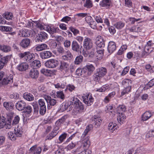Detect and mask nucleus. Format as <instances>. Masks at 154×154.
Instances as JSON below:
<instances>
[{
    "label": "nucleus",
    "instance_id": "f257e3e1",
    "mask_svg": "<svg viewBox=\"0 0 154 154\" xmlns=\"http://www.w3.org/2000/svg\"><path fill=\"white\" fill-rule=\"evenodd\" d=\"M107 71L105 67H101L96 69V72L93 75V79L94 81H99L106 74Z\"/></svg>",
    "mask_w": 154,
    "mask_h": 154
},
{
    "label": "nucleus",
    "instance_id": "f03ea898",
    "mask_svg": "<svg viewBox=\"0 0 154 154\" xmlns=\"http://www.w3.org/2000/svg\"><path fill=\"white\" fill-rule=\"evenodd\" d=\"M132 81L129 79H125L122 81V84L125 87L121 93L123 96L128 94L131 91V84Z\"/></svg>",
    "mask_w": 154,
    "mask_h": 154
},
{
    "label": "nucleus",
    "instance_id": "7ed1b4c3",
    "mask_svg": "<svg viewBox=\"0 0 154 154\" xmlns=\"http://www.w3.org/2000/svg\"><path fill=\"white\" fill-rule=\"evenodd\" d=\"M18 56L20 59H24L29 62L33 60L35 57L34 54L29 51L20 53L18 54Z\"/></svg>",
    "mask_w": 154,
    "mask_h": 154
},
{
    "label": "nucleus",
    "instance_id": "20e7f679",
    "mask_svg": "<svg viewBox=\"0 0 154 154\" xmlns=\"http://www.w3.org/2000/svg\"><path fill=\"white\" fill-rule=\"evenodd\" d=\"M72 103H73L75 111L77 112L81 113L83 111L84 106L79 100L76 99L75 101L73 100Z\"/></svg>",
    "mask_w": 154,
    "mask_h": 154
},
{
    "label": "nucleus",
    "instance_id": "39448f33",
    "mask_svg": "<svg viewBox=\"0 0 154 154\" xmlns=\"http://www.w3.org/2000/svg\"><path fill=\"white\" fill-rule=\"evenodd\" d=\"M84 102L88 106H91L94 102V100L91 94H88L82 97Z\"/></svg>",
    "mask_w": 154,
    "mask_h": 154
},
{
    "label": "nucleus",
    "instance_id": "423d86ee",
    "mask_svg": "<svg viewBox=\"0 0 154 154\" xmlns=\"http://www.w3.org/2000/svg\"><path fill=\"white\" fill-rule=\"evenodd\" d=\"M58 65L57 60L54 59H50L46 61L45 63V66L48 68H54L57 66Z\"/></svg>",
    "mask_w": 154,
    "mask_h": 154
},
{
    "label": "nucleus",
    "instance_id": "0eeeda50",
    "mask_svg": "<svg viewBox=\"0 0 154 154\" xmlns=\"http://www.w3.org/2000/svg\"><path fill=\"white\" fill-rule=\"evenodd\" d=\"M45 28V30L47 31L51 35V36L52 38L55 37V35L54 34L56 33L57 30H59L58 28L55 27L53 26L47 25Z\"/></svg>",
    "mask_w": 154,
    "mask_h": 154
},
{
    "label": "nucleus",
    "instance_id": "6e6552de",
    "mask_svg": "<svg viewBox=\"0 0 154 154\" xmlns=\"http://www.w3.org/2000/svg\"><path fill=\"white\" fill-rule=\"evenodd\" d=\"M69 69V63L64 61H60V65L59 68V69L63 72H68Z\"/></svg>",
    "mask_w": 154,
    "mask_h": 154
},
{
    "label": "nucleus",
    "instance_id": "1a4fd4ad",
    "mask_svg": "<svg viewBox=\"0 0 154 154\" xmlns=\"http://www.w3.org/2000/svg\"><path fill=\"white\" fill-rule=\"evenodd\" d=\"M93 43L91 40L89 38H85L83 41V46L86 50L90 49L92 47Z\"/></svg>",
    "mask_w": 154,
    "mask_h": 154
},
{
    "label": "nucleus",
    "instance_id": "9d476101",
    "mask_svg": "<svg viewBox=\"0 0 154 154\" xmlns=\"http://www.w3.org/2000/svg\"><path fill=\"white\" fill-rule=\"evenodd\" d=\"M90 145V142L88 137H87L82 141L81 144L78 147H82L83 148L87 149Z\"/></svg>",
    "mask_w": 154,
    "mask_h": 154
},
{
    "label": "nucleus",
    "instance_id": "9b49d317",
    "mask_svg": "<svg viewBox=\"0 0 154 154\" xmlns=\"http://www.w3.org/2000/svg\"><path fill=\"white\" fill-rule=\"evenodd\" d=\"M59 128L58 126L55 127L52 131L47 136L46 138L48 140H51L55 137L59 132L58 130Z\"/></svg>",
    "mask_w": 154,
    "mask_h": 154
},
{
    "label": "nucleus",
    "instance_id": "f8f14e48",
    "mask_svg": "<svg viewBox=\"0 0 154 154\" xmlns=\"http://www.w3.org/2000/svg\"><path fill=\"white\" fill-rule=\"evenodd\" d=\"M63 54V55L62 56L61 59L64 61H68L73 57V56L71 53L68 50L66 51H65Z\"/></svg>",
    "mask_w": 154,
    "mask_h": 154
},
{
    "label": "nucleus",
    "instance_id": "ddd939ff",
    "mask_svg": "<svg viewBox=\"0 0 154 154\" xmlns=\"http://www.w3.org/2000/svg\"><path fill=\"white\" fill-rule=\"evenodd\" d=\"M47 34L44 32H41L36 35V40L38 42H42L47 38Z\"/></svg>",
    "mask_w": 154,
    "mask_h": 154
},
{
    "label": "nucleus",
    "instance_id": "4468645a",
    "mask_svg": "<svg viewBox=\"0 0 154 154\" xmlns=\"http://www.w3.org/2000/svg\"><path fill=\"white\" fill-rule=\"evenodd\" d=\"M52 53L49 51H45L40 53V56L42 59H47L52 56Z\"/></svg>",
    "mask_w": 154,
    "mask_h": 154
},
{
    "label": "nucleus",
    "instance_id": "2eb2a0df",
    "mask_svg": "<svg viewBox=\"0 0 154 154\" xmlns=\"http://www.w3.org/2000/svg\"><path fill=\"white\" fill-rule=\"evenodd\" d=\"M26 104L25 102L23 101H18L15 105L16 109L19 111H22L24 109Z\"/></svg>",
    "mask_w": 154,
    "mask_h": 154
},
{
    "label": "nucleus",
    "instance_id": "dca6fc26",
    "mask_svg": "<svg viewBox=\"0 0 154 154\" xmlns=\"http://www.w3.org/2000/svg\"><path fill=\"white\" fill-rule=\"evenodd\" d=\"M13 75H10L8 76H6L4 78L2 81V84L3 85H6L8 84L12 83L13 82Z\"/></svg>",
    "mask_w": 154,
    "mask_h": 154
},
{
    "label": "nucleus",
    "instance_id": "f3484780",
    "mask_svg": "<svg viewBox=\"0 0 154 154\" xmlns=\"http://www.w3.org/2000/svg\"><path fill=\"white\" fill-rule=\"evenodd\" d=\"M20 120V118L18 116H15L13 120L12 123L9 120H8V122L9 124L8 123V126H7L8 129L10 128L12 126V125H15L18 124Z\"/></svg>",
    "mask_w": 154,
    "mask_h": 154
},
{
    "label": "nucleus",
    "instance_id": "a211bd4d",
    "mask_svg": "<svg viewBox=\"0 0 154 154\" xmlns=\"http://www.w3.org/2000/svg\"><path fill=\"white\" fill-rule=\"evenodd\" d=\"M71 47L73 51L79 52L81 51V49L80 45L76 41H73L72 42Z\"/></svg>",
    "mask_w": 154,
    "mask_h": 154
},
{
    "label": "nucleus",
    "instance_id": "6ab92c4d",
    "mask_svg": "<svg viewBox=\"0 0 154 154\" xmlns=\"http://www.w3.org/2000/svg\"><path fill=\"white\" fill-rule=\"evenodd\" d=\"M29 151L33 154H40L42 149L40 147H37L36 145H34L30 149Z\"/></svg>",
    "mask_w": 154,
    "mask_h": 154
},
{
    "label": "nucleus",
    "instance_id": "aec40b11",
    "mask_svg": "<svg viewBox=\"0 0 154 154\" xmlns=\"http://www.w3.org/2000/svg\"><path fill=\"white\" fill-rule=\"evenodd\" d=\"M29 75L31 78L36 79L38 77L39 72L37 69H33L30 71Z\"/></svg>",
    "mask_w": 154,
    "mask_h": 154
},
{
    "label": "nucleus",
    "instance_id": "412c9836",
    "mask_svg": "<svg viewBox=\"0 0 154 154\" xmlns=\"http://www.w3.org/2000/svg\"><path fill=\"white\" fill-rule=\"evenodd\" d=\"M153 114L149 111H146L142 115V120L146 121L149 119L152 116Z\"/></svg>",
    "mask_w": 154,
    "mask_h": 154
},
{
    "label": "nucleus",
    "instance_id": "4be33fe9",
    "mask_svg": "<svg viewBox=\"0 0 154 154\" xmlns=\"http://www.w3.org/2000/svg\"><path fill=\"white\" fill-rule=\"evenodd\" d=\"M116 49L115 43L113 42H109L108 50L109 53H112Z\"/></svg>",
    "mask_w": 154,
    "mask_h": 154
},
{
    "label": "nucleus",
    "instance_id": "5701e85b",
    "mask_svg": "<svg viewBox=\"0 0 154 154\" xmlns=\"http://www.w3.org/2000/svg\"><path fill=\"white\" fill-rule=\"evenodd\" d=\"M30 44V40L28 38H25L22 40L20 43V45L23 48H27Z\"/></svg>",
    "mask_w": 154,
    "mask_h": 154
},
{
    "label": "nucleus",
    "instance_id": "b1692460",
    "mask_svg": "<svg viewBox=\"0 0 154 154\" xmlns=\"http://www.w3.org/2000/svg\"><path fill=\"white\" fill-rule=\"evenodd\" d=\"M126 116L125 114L122 113H120L119 112V113L118 115L117 118V119L119 123L121 125L123 124L126 119Z\"/></svg>",
    "mask_w": 154,
    "mask_h": 154
},
{
    "label": "nucleus",
    "instance_id": "393cba45",
    "mask_svg": "<svg viewBox=\"0 0 154 154\" xmlns=\"http://www.w3.org/2000/svg\"><path fill=\"white\" fill-rule=\"evenodd\" d=\"M75 152H79L77 154H90L89 152L87 149H83L82 147H78L74 151Z\"/></svg>",
    "mask_w": 154,
    "mask_h": 154
},
{
    "label": "nucleus",
    "instance_id": "a878e982",
    "mask_svg": "<svg viewBox=\"0 0 154 154\" xmlns=\"http://www.w3.org/2000/svg\"><path fill=\"white\" fill-rule=\"evenodd\" d=\"M28 68V65L25 63H22L18 65L17 69L20 71H25Z\"/></svg>",
    "mask_w": 154,
    "mask_h": 154
},
{
    "label": "nucleus",
    "instance_id": "bb28decb",
    "mask_svg": "<svg viewBox=\"0 0 154 154\" xmlns=\"http://www.w3.org/2000/svg\"><path fill=\"white\" fill-rule=\"evenodd\" d=\"M111 1L109 0H102L100 2V5L101 7L108 8L110 5Z\"/></svg>",
    "mask_w": 154,
    "mask_h": 154
},
{
    "label": "nucleus",
    "instance_id": "cd10ccee",
    "mask_svg": "<svg viewBox=\"0 0 154 154\" xmlns=\"http://www.w3.org/2000/svg\"><path fill=\"white\" fill-rule=\"evenodd\" d=\"M48 46L45 44H42L37 46L35 47V49L37 51H40L48 49Z\"/></svg>",
    "mask_w": 154,
    "mask_h": 154
},
{
    "label": "nucleus",
    "instance_id": "c85d7f7f",
    "mask_svg": "<svg viewBox=\"0 0 154 154\" xmlns=\"http://www.w3.org/2000/svg\"><path fill=\"white\" fill-rule=\"evenodd\" d=\"M31 65L33 69H36L41 66V64L40 61L37 60L33 61L31 63Z\"/></svg>",
    "mask_w": 154,
    "mask_h": 154
},
{
    "label": "nucleus",
    "instance_id": "c756f323",
    "mask_svg": "<svg viewBox=\"0 0 154 154\" xmlns=\"http://www.w3.org/2000/svg\"><path fill=\"white\" fill-rule=\"evenodd\" d=\"M4 106L7 110L13 109L14 105L12 102H5L3 103Z\"/></svg>",
    "mask_w": 154,
    "mask_h": 154
},
{
    "label": "nucleus",
    "instance_id": "7c9ffc66",
    "mask_svg": "<svg viewBox=\"0 0 154 154\" xmlns=\"http://www.w3.org/2000/svg\"><path fill=\"white\" fill-rule=\"evenodd\" d=\"M118 127V126L116 123L110 122L109 124L108 128L110 132H113L115 130L117 129Z\"/></svg>",
    "mask_w": 154,
    "mask_h": 154
},
{
    "label": "nucleus",
    "instance_id": "2f4dec72",
    "mask_svg": "<svg viewBox=\"0 0 154 154\" xmlns=\"http://www.w3.org/2000/svg\"><path fill=\"white\" fill-rule=\"evenodd\" d=\"M36 24V26L38 28H39L41 30H45L46 29L45 27H46L47 25H44L42 23L39 21H33Z\"/></svg>",
    "mask_w": 154,
    "mask_h": 154
},
{
    "label": "nucleus",
    "instance_id": "473e14b6",
    "mask_svg": "<svg viewBox=\"0 0 154 154\" xmlns=\"http://www.w3.org/2000/svg\"><path fill=\"white\" fill-rule=\"evenodd\" d=\"M14 133H16L17 136L19 137H21L23 133L22 128L21 127H17L14 129Z\"/></svg>",
    "mask_w": 154,
    "mask_h": 154
},
{
    "label": "nucleus",
    "instance_id": "72a5a7b5",
    "mask_svg": "<svg viewBox=\"0 0 154 154\" xmlns=\"http://www.w3.org/2000/svg\"><path fill=\"white\" fill-rule=\"evenodd\" d=\"M103 55V51L102 50H97L95 53V58L97 60H100L102 59Z\"/></svg>",
    "mask_w": 154,
    "mask_h": 154
},
{
    "label": "nucleus",
    "instance_id": "f704fd0d",
    "mask_svg": "<svg viewBox=\"0 0 154 154\" xmlns=\"http://www.w3.org/2000/svg\"><path fill=\"white\" fill-rule=\"evenodd\" d=\"M83 57L82 55H80L77 56L74 60V63L76 65L80 64L83 60Z\"/></svg>",
    "mask_w": 154,
    "mask_h": 154
},
{
    "label": "nucleus",
    "instance_id": "c9c22d12",
    "mask_svg": "<svg viewBox=\"0 0 154 154\" xmlns=\"http://www.w3.org/2000/svg\"><path fill=\"white\" fill-rule=\"evenodd\" d=\"M23 97L26 100L31 101L33 100L34 97L32 94L28 93H25L23 94Z\"/></svg>",
    "mask_w": 154,
    "mask_h": 154
},
{
    "label": "nucleus",
    "instance_id": "e433bc0d",
    "mask_svg": "<svg viewBox=\"0 0 154 154\" xmlns=\"http://www.w3.org/2000/svg\"><path fill=\"white\" fill-rule=\"evenodd\" d=\"M8 123L9 124L8 122V123L6 122L4 118L1 119L0 120V128H3L5 126L6 128H8L7 127V126H8Z\"/></svg>",
    "mask_w": 154,
    "mask_h": 154
},
{
    "label": "nucleus",
    "instance_id": "4c0bfd02",
    "mask_svg": "<svg viewBox=\"0 0 154 154\" xmlns=\"http://www.w3.org/2000/svg\"><path fill=\"white\" fill-rule=\"evenodd\" d=\"M8 137L12 140H15L17 138L19 137L18 136H17L16 134V133H13L11 132H9L8 133Z\"/></svg>",
    "mask_w": 154,
    "mask_h": 154
},
{
    "label": "nucleus",
    "instance_id": "58836bf2",
    "mask_svg": "<svg viewBox=\"0 0 154 154\" xmlns=\"http://www.w3.org/2000/svg\"><path fill=\"white\" fill-rule=\"evenodd\" d=\"M0 50L4 52H8L11 50V48L8 46L0 45Z\"/></svg>",
    "mask_w": 154,
    "mask_h": 154
},
{
    "label": "nucleus",
    "instance_id": "ea45409f",
    "mask_svg": "<svg viewBox=\"0 0 154 154\" xmlns=\"http://www.w3.org/2000/svg\"><path fill=\"white\" fill-rule=\"evenodd\" d=\"M57 100H56L51 98L50 100L48 103V109H50L51 108V106H54L56 104Z\"/></svg>",
    "mask_w": 154,
    "mask_h": 154
},
{
    "label": "nucleus",
    "instance_id": "a19ab883",
    "mask_svg": "<svg viewBox=\"0 0 154 154\" xmlns=\"http://www.w3.org/2000/svg\"><path fill=\"white\" fill-rule=\"evenodd\" d=\"M93 128V125H89L86 127V129L85 130L83 133L82 134V136L84 137L87 134L88 132L91 130Z\"/></svg>",
    "mask_w": 154,
    "mask_h": 154
},
{
    "label": "nucleus",
    "instance_id": "79ce46f5",
    "mask_svg": "<svg viewBox=\"0 0 154 154\" xmlns=\"http://www.w3.org/2000/svg\"><path fill=\"white\" fill-rule=\"evenodd\" d=\"M126 108L125 106L124 105H120L117 108L118 112L119 113H122L126 111Z\"/></svg>",
    "mask_w": 154,
    "mask_h": 154
},
{
    "label": "nucleus",
    "instance_id": "37998d69",
    "mask_svg": "<svg viewBox=\"0 0 154 154\" xmlns=\"http://www.w3.org/2000/svg\"><path fill=\"white\" fill-rule=\"evenodd\" d=\"M94 120L95 127L96 128L99 127L101 124L102 120L99 118L97 119L94 118Z\"/></svg>",
    "mask_w": 154,
    "mask_h": 154
},
{
    "label": "nucleus",
    "instance_id": "c03bdc74",
    "mask_svg": "<svg viewBox=\"0 0 154 154\" xmlns=\"http://www.w3.org/2000/svg\"><path fill=\"white\" fill-rule=\"evenodd\" d=\"M69 106L68 102L63 103L60 106V110L62 111H64L66 110Z\"/></svg>",
    "mask_w": 154,
    "mask_h": 154
},
{
    "label": "nucleus",
    "instance_id": "a18cd8bd",
    "mask_svg": "<svg viewBox=\"0 0 154 154\" xmlns=\"http://www.w3.org/2000/svg\"><path fill=\"white\" fill-rule=\"evenodd\" d=\"M13 29L10 26H0V30L3 32H10L12 31Z\"/></svg>",
    "mask_w": 154,
    "mask_h": 154
},
{
    "label": "nucleus",
    "instance_id": "49530a36",
    "mask_svg": "<svg viewBox=\"0 0 154 154\" xmlns=\"http://www.w3.org/2000/svg\"><path fill=\"white\" fill-rule=\"evenodd\" d=\"M41 72L47 76H50L52 72L50 70L43 68L41 70Z\"/></svg>",
    "mask_w": 154,
    "mask_h": 154
},
{
    "label": "nucleus",
    "instance_id": "de8ad7c7",
    "mask_svg": "<svg viewBox=\"0 0 154 154\" xmlns=\"http://www.w3.org/2000/svg\"><path fill=\"white\" fill-rule=\"evenodd\" d=\"M125 24L122 21H119L117 22L115 24V27L118 29H121L124 26Z\"/></svg>",
    "mask_w": 154,
    "mask_h": 154
},
{
    "label": "nucleus",
    "instance_id": "09e8293b",
    "mask_svg": "<svg viewBox=\"0 0 154 154\" xmlns=\"http://www.w3.org/2000/svg\"><path fill=\"white\" fill-rule=\"evenodd\" d=\"M3 16L7 20H9L12 19L13 15L11 13L8 12L4 13L3 15Z\"/></svg>",
    "mask_w": 154,
    "mask_h": 154
},
{
    "label": "nucleus",
    "instance_id": "8fccbe9b",
    "mask_svg": "<svg viewBox=\"0 0 154 154\" xmlns=\"http://www.w3.org/2000/svg\"><path fill=\"white\" fill-rule=\"evenodd\" d=\"M24 112L27 114H30L32 110V108L30 106H26V107L24 108Z\"/></svg>",
    "mask_w": 154,
    "mask_h": 154
},
{
    "label": "nucleus",
    "instance_id": "3c124183",
    "mask_svg": "<svg viewBox=\"0 0 154 154\" xmlns=\"http://www.w3.org/2000/svg\"><path fill=\"white\" fill-rule=\"evenodd\" d=\"M109 88V86L108 85L106 84L103 86L101 88L97 89V91L99 92H104L106 90L108 89Z\"/></svg>",
    "mask_w": 154,
    "mask_h": 154
},
{
    "label": "nucleus",
    "instance_id": "603ef678",
    "mask_svg": "<svg viewBox=\"0 0 154 154\" xmlns=\"http://www.w3.org/2000/svg\"><path fill=\"white\" fill-rule=\"evenodd\" d=\"M84 6L88 8H90L93 6V4L91 0H86L84 4Z\"/></svg>",
    "mask_w": 154,
    "mask_h": 154
},
{
    "label": "nucleus",
    "instance_id": "864d4df0",
    "mask_svg": "<svg viewBox=\"0 0 154 154\" xmlns=\"http://www.w3.org/2000/svg\"><path fill=\"white\" fill-rule=\"evenodd\" d=\"M85 67L87 69L88 72H90V74L91 75L94 70L95 69L94 67L92 64L87 65L85 66Z\"/></svg>",
    "mask_w": 154,
    "mask_h": 154
},
{
    "label": "nucleus",
    "instance_id": "5fc2aeb1",
    "mask_svg": "<svg viewBox=\"0 0 154 154\" xmlns=\"http://www.w3.org/2000/svg\"><path fill=\"white\" fill-rule=\"evenodd\" d=\"M67 136V134L64 133L60 135L59 137V140L60 141V143H61L66 139Z\"/></svg>",
    "mask_w": 154,
    "mask_h": 154
},
{
    "label": "nucleus",
    "instance_id": "6e6d98bb",
    "mask_svg": "<svg viewBox=\"0 0 154 154\" xmlns=\"http://www.w3.org/2000/svg\"><path fill=\"white\" fill-rule=\"evenodd\" d=\"M82 75L83 76H87L91 75L90 72H88L85 66L82 69Z\"/></svg>",
    "mask_w": 154,
    "mask_h": 154
},
{
    "label": "nucleus",
    "instance_id": "4d7b16f0",
    "mask_svg": "<svg viewBox=\"0 0 154 154\" xmlns=\"http://www.w3.org/2000/svg\"><path fill=\"white\" fill-rule=\"evenodd\" d=\"M56 93L57 94H56V95L57 97L60 98L62 100L64 98V95L62 91H58Z\"/></svg>",
    "mask_w": 154,
    "mask_h": 154
},
{
    "label": "nucleus",
    "instance_id": "13d9d810",
    "mask_svg": "<svg viewBox=\"0 0 154 154\" xmlns=\"http://www.w3.org/2000/svg\"><path fill=\"white\" fill-rule=\"evenodd\" d=\"M20 95L17 93H14L10 95V97L11 99L17 100L19 98Z\"/></svg>",
    "mask_w": 154,
    "mask_h": 154
},
{
    "label": "nucleus",
    "instance_id": "bf43d9fd",
    "mask_svg": "<svg viewBox=\"0 0 154 154\" xmlns=\"http://www.w3.org/2000/svg\"><path fill=\"white\" fill-rule=\"evenodd\" d=\"M97 46L99 48H103L105 46L104 42L103 39L101 41H99L96 43Z\"/></svg>",
    "mask_w": 154,
    "mask_h": 154
},
{
    "label": "nucleus",
    "instance_id": "052dcab7",
    "mask_svg": "<svg viewBox=\"0 0 154 154\" xmlns=\"http://www.w3.org/2000/svg\"><path fill=\"white\" fill-rule=\"evenodd\" d=\"M67 118V116H65L62 117L61 119H59L57 121L56 123H57L58 124H60L62 123H63L65 121L66 119Z\"/></svg>",
    "mask_w": 154,
    "mask_h": 154
},
{
    "label": "nucleus",
    "instance_id": "680f3d73",
    "mask_svg": "<svg viewBox=\"0 0 154 154\" xmlns=\"http://www.w3.org/2000/svg\"><path fill=\"white\" fill-rule=\"evenodd\" d=\"M146 69L150 72H154V66L151 67L150 65H147L145 66Z\"/></svg>",
    "mask_w": 154,
    "mask_h": 154
},
{
    "label": "nucleus",
    "instance_id": "e2e57ef3",
    "mask_svg": "<svg viewBox=\"0 0 154 154\" xmlns=\"http://www.w3.org/2000/svg\"><path fill=\"white\" fill-rule=\"evenodd\" d=\"M38 104L40 107H46L45 103L44 100L42 99H40L38 101Z\"/></svg>",
    "mask_w": 154,
    "mask_h": 154
},
{
    "label": "nucleus",
    "instance_id": "0e129e2a",
    "mask_svg": "<svg viewBox=\"0 0 154 154\" xmlns=\"http://www.w3.org/2000/svg\"><path fill=\"white\" fill-rule=\"evenodd\" d=\"M46 107H40L39 108V113L40 114L42 115H43L45 114L46 112Z\"/></svg>",
    "mask_w": 154,
    "mask_h": 154
},
{
    "label": "nucleus",
    "instance_id": "69168bd1",
    "mask_svg": "<svg viewBox=\"0 0 154 154\" xmlns=\"http://www.w3.org/2000/svg\"><path fill=\"white\" fill-rule=\"evenodd\" d=\"M69 29L71 32L73 33V34L75 35H76L79 32V30L72 26L70 27H69Z\"/></svg>",
    "mask_w": 154,
    "mask_h": 154
},
{
    "label": "nucleus",
    "instance_id": "338daca9",
    "mask_svg": "<svg viewBox=\"0 0 154 154\" xmlns=\"http://www.w3.org/2000/svg\"><path fill=\"white\" fill-rule=\"evenodd\" d=\"M54 85L55 88H64L65 87V85L64 84H60V83H57V84H55Z\"/></svg>",
    "mask_w": 154,
    "mask_h": 154
},
{
    "label": "nucleus",
    "instance_id": "774afa93",
    "mask_svg": "<svg viewBox=\"0 0 154 154\" xmlns=\"http://www.w3.org/2000/svg\"><path fill=\"white\" fill-rule=\"evenodd\" d=\"M9 57L8 56H6L3 57H2L1 58L0 61L2 62L3 63L6 64L8 62V60Z\"/></svg>",
    "mask_w": 154,
    "mask_h": 154
}]
</instances>
